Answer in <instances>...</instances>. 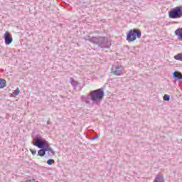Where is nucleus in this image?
Returning <instances> with one entry per match:
<instances>
[{"label": "nucleus", "mask_w": 182, "mask_h": 182, "mask_svg": "<svg viewBox=\"0 0 182 182\" xmlns=\"http://www.w3.org/2000/svg\"><path fill=\"white\" fill-rule=\"evenodd\" d=\"M48 141L43 139L42 136H36L33 139V144L38 147V149H41L38 150V154L40 157H43L45 154H46V151H48V149L46 148Z\"/></svg>", "instance_id": "nucleus-2"}, {"label": "nucleus", "mask_w": 182, "mask_h": 182, "mask_svg": "<svg viewBox=\"0 0 182 182\" xmlns=\"http://www.w3.org/2000/svg\"><path fill=\"white\" fill-rule=\"evenodd\" d=\"M112 74L115 76H122L123 75V68L121 65L115 66L112 68Z\"/></svg>", "instance_id": "nucleus-6"}, {"label": "nucleus", "mask_w": 182, "mask_h": 182, "mask_svg": "<svg viewBox=\"0 0 182 182\" xmlns=\"http://www.w3.org/2000/svg\"><path fill=\"white\" fill-rule=\"evenodd\" d=\"M89 96L92 102H100L105 97V90L100 88L92 90L90 92Z\"/></svg>", "instance_id": "nucleus-3"}, {"label": "nucleus", "mask_w": 182, "mask_h": 182, "mask_svg": "<svg viewBox=\"0 0 182 182\" xmlns=\"http://www.w3.org/2000/svg\"><path fill=\"white\" fill-rule=\"evenodd\" d=\"M47 124H50V121H48V122H47Z\"/></svg>", "instance_id": "nucleus-21"}, {"label": "nucleus", "mask_w": 182, "mask_h": 182, "mask_svg": "<svg viewBox=\"0 0 182 182\" xmlns=\"http://www.w3.org/2000/svg\"><path fill=\"white\" fill-rule=\"evenodd\" d=\"M19 93H21V90L19 89V87H17L15 91L11 94L12 97H16V96H18V95H19Z\"/></svg>", "instance_id": "nucleus-12"}, {"label": "nucleus", "mask_w": 182, "mask_h": 182, "mask_svg": "<svg viewBox=\"0 0 182 182\" xmlns=\"http://www.w3.org/2000/svg\"><path fill=\"white\" fill-rule=\"evenodd\" d=\"M85 100H86V97H85V95H82L81 97V102H85Z\"/></svg>", "instance_id": "nucleus-18"}, {"label": "nucleus", "mask_w": 182, "mask_h": 182, "mask_svg": "<svg viewBox=\"0 0 182 182\" xmlns=\"http://www.w3.org/2000/svg\"><path fill=\"white\" fill-rule=\"evenodd\" d=\"M140 38H141V31L139 28L131 29L127 33V42H134L136 39H140Z\"/></svg>", "instance_id": "nucleus-4"}, {"label": "nucleus", "mask_w": 182, "mask_h": 182, "mask_svg": "<svg viewBox=\"0 0 182 182\" xmlns=\"http://www.w3.org/2000/svg\"><path fill=\"white\" fill-rule=\"evenodd\" d=\"M172 76L173 79H176L177 80L181 81L182 80V76H181V73L178 71H175L172 74Z\"/></svg>", "instance_id": "nucleus-9"}, {"label": "nucleus", "mask_w": 182, "mask_h": 182, "mask_svg": "<svg viewBox=\"0 0 182 182\" xmlns=\"http://www.w3.org/2000/svg\"><path fill=\"white\" fill-rule=\"evenodd\" d=\"M154 182H166L162 175H158Z\"/></svg>", "instance_id": "nucleus-10"}, {"label": "nucleus", "mask_w": 182, "mask_h": 182, "mask_svg": "<svg viewBox=\"0 0 182 182\" xmlns=\"http://www.w3.org/2000/svg\"><path fill=\"white\" fill-rule=\"evenodd\" d=\"M70 82L71 83V85L74 87H77V81H75V80L73 79V77H70Z\"/></svg>", "instance_id": "nucleus-14"}, {"label": "nucleus", "mask_w": 182, "mask_h": 182, "mask_svg": "<svg viewBox=\"0 0 182 182\" xmlns=\"http://www.w3.org/2000/svg\"><path fill=\"white\" fill-rule=\"evenodd\" d=\"M174 59H176V60H180L181 62H182V53H178L175 55Z\"/></svg>", "instance_id": "nucleus-13"}, {"label": "nucleus", "mask_w": 182, "mask_h": 182, "mask_svg": "<svg viewBox=\"0 0 182 182\" xmlns=\"http://www.w3.org/2000/svg\"><path fill=\"white\" fill-rule=\"evenodd\" d=\"M46 149H47V156H48L49 157H52V156H55V154H56V152L53 149H52V147H50V144H49V142L48 141H47Z\"/></svg>", "instance_id": "nucleus-7"}, {"label": "nucleus", "mask_w": 182, "mask_h": 182, "mask_svg": "<svg viewBox=\"0 0 182 182\" xmlns=\"http://www.w3.org/2000/svg\"><path fill=\"white\" fill-rule=\"evenodd\" d=\"M85 103H87V105L89 104V103H90V98H89V97H85Z\"/></svg>", "instance_id": "nucleus-17"}, {"label": "nucleus", "mask_w": 182, "mask_h": 182, "mask_svg": "<svg viewBox=\"0 0 182 182\" xmlns=\"http://www.w3.org/2000/svg\"><path fill=\"white\" fill-rule=\"evenodd\" d=\"M4 41L6 45H11L12 43V36L8 32H6L4 34Z\"/></svg>", "instance_id": "nucleus-8"}, {"label": "nucleus", "mask_w": 182, "mask_h": 182, "mask_svg": "<svg viewBox=\"0 0 182 182\" xmlns=\"http://www.w3.org/2000/svg\"><path fill=\"white\" fill-rule=\"evenodd\" d=\"M163 99L165 102H168L170 100V95L165 94Z\"/></svg>", "instance_id": "nucleus-16"}, {"label": "nucleus", "mask_w": 182, "mask_h": 182, "mask_svg": "<svg viewBox=\"0 0 182 182\" xmlns=\"http://www.w3.org/2000/svg\"><path fill=\"white\" fill-rule=\"evenodd\" d=\"M97 137H98V135L97 134L95 137L90 139V140H92V141L96 140L97 139Z\"/></svg>", "instance_id": "nucleus-20"}, {"label": "nucleus", "mask_w": 182, "mask_h": 182, "mask_svg": "<svg viewBox=\"0 0 182 182\" xmlns=\"http://www.w3.org/2000/svg\"><path fill=\"white\" fill-rule=\"evenodd\" d=\"M26 182H34L33 181H27Z\"/></svg>", "instance_id": "nucleus-22"}, {"label": "nucleus", "mask_w": 182, "mask_h": 182, "mask_svg": "<svg viewBox=\"0 0 182 182\" xmlns=\"http://www.w3.org/2000/svg\"><path fill=\"white\" fill-rule=\"evenodd\" d=\"M85 41H89L91 43L99 46L102 49H110V46H112V42L106 37L88 36L87 38H85Z\"/></svg>", "instance_id": "nucleus-1"}, {"label": "nucleus", "mask_w": 182, "mask_h": 182, "mask_svg": "<svg viewBox=\"0 0 182 182\" xmlns=\"http://www.w3.org/2000/svg\"><path fill=\"white\" fill-rule=\"evenodd\" d=\"M31 152L33 154V156H35V154H36V150L31 149Z\"/></svg>", "instance_id": "nucleus-19"}, {"label": "nucleus", "mask_w": 182, "mask_h": 182, "mask_svg": "<svg viewBox=\"0 0 182 182\" xmlns=\"http://www.w3.org/2000/svg\"><path fill=\"white\" fill-rule=\"evenodd\" d=\"M4 87H6V80L0 78V89H4Z\"/></svg>", "instance_id": "nucleus-11"}, {"label": "nucleus", "mask_w": 182, "mask_h": 182, "mask_svg": "<svg viewBox=\"0 0 182 182\" xmlns=\"http://www.w3.org/2000/svg\"><path fill=\"white\" fill-rule=\"evenodd\" d=\"M168 16L171 19H178L182 16V6H176L168 11Z\"/></svg>", "instance_id": "nucleus-5"}, {"label": "nucleus", "mask_w": 182, "mask_h": 182, "mask_svg": "<svg viewBox=\"0 0 182 182\" xmlns=\"http://www.w3.org/2000/svg\"><path fill=\"white\" fill-rule=\"evenodd\" d=\"M47 164L48 166H52V164H55V160L54 159H48V160H47Z\"/></svg>", "instance_id": "nucleus-15"}]
</instances>
